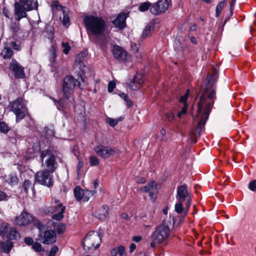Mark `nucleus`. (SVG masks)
Listing matches in <instances>:
<instances>
[{
  "label": "nucleus",
  "instance_id": "nucleus-1",
  "mask_svg": "<svg viewBox=\"0 0 256 256\" xmlns=\"http://www.w3.org/2000/svg\"><path fill=\"white\" fill-rule=\"evenodd\" d=\"M206 80L207 82L204 88H202L200 91L197 114L194 116V120H198V126L194 130V135L196 137L200 136L201 131L208 118L216 98V90L213 88L214 83V76H208Z\"/></svg>",
  "mask_w": 256,
  "mask_h": 256
},
{
  "label": "nucleus",
  "instance_id": "nucleus-20",
  "mask_svg": "<svg viewBox=\"0 0 256 256\" xmlns=\"http://www.w3.org/2000/svg\"><path fill=\"white\" fill-rule=\"evenodd\" d=\"M36 182L48 187H50L53 184L51 177H36Z\"/></svg>",
  "mask_w": 256,
  "mask_h": 256
},
{
  "label": "nucleus",
  "instance_id": "nucleus-37",
  "mask_svg": "<svg viewBox=\"0 0 256 256\" xmlns=\"http://www.w3.org/2000/svg\"><path fill=\"white\" fill-rule=\"evenodd\" d=\"M119 120H121L120 119H114L110 118H108L106 119V122L107 123L109 124L110 126L112 127H114L116 126Z\"/></svg>",
  "mask_w": 256,
  "mask_h": 256
},
{
  "label": "nucleus",
  "instance_id": "nucleus-31",
  "mask_svg": "<svg viewBox=\"0 0 256 256\" xmlns=\"http://www.w3.org/2000/svg\"><path fill=\"white\" fill-rule=\"evenodd\" d=\"M1 246L4 252L8 253L11 250L12 247V244L11 242H8L3 243Z\"/></svg>",
  "mask_w": 256,
  "mask_h": 256
},
{
  "label": "nucleus",
  "instance_id": "nucleus-43",
  "mask_svg": "<svg viewBox=\"0 0 256 256\" xmlns=\"http://www.w3.org/2000/svg\"><path fill=\"white\" fill-rule=\"evenodd\" d=\"M116 88V83L113 81L109 82L108 86V90L109 92H112Z\"/></svg>",
  "mask_w": 256,
  "mask_h": 256
},
{
  "label": "nucleus",
  "instance_id": "nucleus-54",
  "mask_svg": "<svg viewBox=\"0 0 256 256\" xmlns=\"http://www.w3.org/2000/svg\"><path fill=\"white\" fill-rule=\"evenodd\" d=\"M125 252V248L123 246H119L117 252L118 253L120 256H122L124 254Z\"/></svg>",
  "mask_w": 256,
  "mask_h": 256
},
{
  "label": "nucleus",
  "instance_id": "nucleus-46",
  "mask_svg": "<svg viewBox=\"0 0 256 256\" xmlns=\"http://www.w3.org/2000/svg\"><path fill=\"white\" fill-rule=\"evenodd\" d=\"M186 110H187V106H186V105L185 106L183 105V106L182 107L181 110L180 112H179L177 114L178 117L181 118L182 115L186 114Z\"/></svg>",
  "mask_w": 256,
  "mask_h": 256
},
{
  "label": "nucleus",
  "instance_id": "nucleus-21",
  "mask_svg": "<svg viewBox=\"0 0 256 256\" xmlns=\"http://www.w3.org/2000/svg\"><path fill=\"white\" fill-rule=\"evenodd\" d=\"M98 218L101 220H104L108 214V208L107 206H103L97 212Z\"/></svg>",
  "mask_w": 256,
  "mask_h": 256
},
{
  "label": "nucleus",
  "instance_id": "nucleus-12",
  "mask_svg": "<svg viewBox=\"0 0 256 256\" xmlns=\"http://www.w3.org/2000/svg\"><path fill=\"white\" fill-rule=\"evenodd\" d=\"M170 2L168 0H158L150 8V11L154 15H158L168 8Z\"/></svg>",
  "mask_w": 256,
  "mask_h": 256
},
{
  "label": "nucleus",
  "instance_id": "nucleus-14",
  "mask_svg": "<svg viewBox=\"0 0 256 256\" xmlns=\"http://www.w3.org/2000/svg\"><path fill=\"white\" fill-rule=\"evenodd\" d=\"M140 190L144 192H148L152 201L153 202L155 201L156 198L158 188L157 184L154 181H151L148 184L140 187Z\"/></svg>",
  "mask_w": 256,
  "mask_h": 256
},
{
  "label": "nucleus",
  "instance_id": "nucleus-42",
  "mask_svg": "<svg viewBox=\"0 0 256 256\" xmlns=\"http://www.w3.org/2000/svg\"><path fill=\"white\" fill-rule=\"evenodd\" d=\"M248 188L250 190L256 192V180H253L249 183Z\"/></svg>",
  "mask_w": 256,
  "mask_h": 256
},
{
  "label": "nucleus",
  "instance_id": "nucleus-41",
  "mask_svg": "<svg viewBox=\"0 0 256 256\" xmlns=\"http://www.w3.org/2000/svg\"><path fill=\"white\" fill-rule=\"evenodd\" d=\"M62 46L64 48L62 50L63 52L66 54H68L70 50V46L68 43L62 42Z\"/></svg>",
  "mask_w": 256,
  "mask_h": 256
},
{
  "label": "nucleus",
  "instance_id": "nucleus-63",
  "mask_svg": "<svg viewBox=\"0 0 256 256\" xmlns=\"http://www.w3.org/2000/svg\"><path fill=\"white\" fill-rule=\"evenodd\" d=\"M120 96L124 99V100L125 101L126 100H127L128 98V96L124 93L122 92L120 94Z\"/></svg>",
  "mask_w": 256,
  "mask_h": 256
},
{
  "label": "nucleus",
  "instance_id": "nucleus-45",
  "mask_svg": "<svg viewBox=\"0 0 256 256\" xmlns=\"http://www.w3.org/2000/svg\"><path fill=\"white\" fill-rule=\"evenodd\" d=\"M8 179L6 180L10 184H14L18 183L17 177H8Z\"/></svg>",
  "mask_w": 256,
  "mask_h": 256
},
{
  "label": "nucleus",
  "instance_id": "nucleus-48",
  "mask_svg": "<svg viewBox=\"0 0 256 256\" xmlns=\"http://www.w3.org/2000/svg\"><path fill=\"white\" fill-rule=\"evenodd\" d=\"M58 248L57 246H53L50 250L49 254L52 255V256H55L56 253L58 252Z\"/></svg>",
  "mask_w": 256,
  "mask_h": 256
},
{
  "label": "nucleus",
  "instance_id": "nucleus-57",
  "mask_svg": "<svg viewBox=\"0 0 256 256\" xmlns=\"http://www.w3.org/2000/svg\"><path fill=\"white\" fill-rule=\"evenodd\" d=\"M83 166L81 162H78L77 165L76 167V170L78 172V174L80 175L82 174L80 172V168H82Z\"/></svg>",
  "mask_w": 256,
  "mask_h": 256
},
{
  "label": "nucleus",
  "instance_id": "nucleus-28",
  "mask_svg": "<svg viewBox=\"0 0 256 256\" xmlns=\"http://www.w3.org/2000/svg\"><path fill=\"white\" fill-rule=\"evenodd\" d=\"M226 2V0H224L222 2H220L216 7V18H218L220 16V14L222 10L224 8L225 4Z\"/></svg>",
  "mask_w": 256,
  "mask_h": 256
},
{
  "label": "nucleus",
  "instance_id": "nucleus-5",
  "mask_svg": "<svg viewBox=\"0 0 256 256\" xmlns=\"http://www.w3.org/2000/svg\"><path fill=\"white\" fill-rule=\"evenodd\" d=\"M34 226L40 230L38 239V241L46 244H51L55 242L56 236L54 230H46L42 232L45 228V226L39 220L34 222Z\"/></svg>",
  "mask_w": 256,
  "mask_h": 256
},
{
  "label": "nucleus",
  "instance_id": "nucleus-49",
  "mask_svg": "<svg viewBox=\"0 0 256 256\" xmlns=\"http://www.w3.org/2000/svg\"><path fill=\"white\" fill-rule=\"evenodd\" d=\"M30 184H31L29 180H26L24 181V182L23 183V186L25 190V191L26 192H28V190L30 188Z\"/></svg>",
  "mask_w": 256,
  "mask_h": 256
},
{
  "label": "nucleus",
  "instance_id": "nucleus-33",
  "mask_svg": "<svg viewBox=\"0 0 256 256\" xmlns=\"http://www.w3.org/2000/svg\"><path fill=\"white\" fill-rule=\"evenodd\" d=\"M150 3L146 2L141 4L139 6L138 8L140 12H145L150 8Z\"/></svg>",
  "mask_w": 256,
  "mask_h": 256
},
{
  "label": "nucleus",
  "instance_id": "nucleus-47",
  "mask_svg": "<svg viewBox=\"0 0 256 256\" xmlns=\"http://www.w3.org/2000/svg\"><path fill=\"white\" fill-rule=\"evenodd\" d=\"M148 209L149 210V214H146V215H148L150 220H151L153 214L155 212L154 208L153 206H149Z\"/></svg>",
  "mask_w": 256,
  "mask_h": 256
},
{
  "label": "nucleus",
  "instance_id": "nucleus-40",
  "mask_svg": "<svg viewBox=\"0 0 256 256\" xmlns=\"http://www.w3.org/2000/svg\"><path fill=\"white\" fill-rule=\"evenodd\" d=\"M90 162L92 166H96L99 164V160L94 156H92L90 158Z\"/></svg>",
  "mask_w": 256,
  "mask_h": 256
},
{
  "label": "nucleus",
  "instance_id": "nucleus-51",
  "mask_svg": "<svg viewBox=\"0 0 256 256\" xmlns=\"http://www.w3.org/2000/svg\"><path fill=\"white\" fill-rule=\"evenodd\" d=\"M51 98L55 103V104L56 106L58 109L60 110H62V100L57 101L54 98Z\"/></svg>",
  "mask_w": 256,
  "mask_h": 256
},
{
  "label": "nucleus",
  "instance_id": "nucleus-9",
  "mask_svg": "<svg viewBox=\"0 0 256 256\" xmlns=\"http://www.w3.org/2000/svg\"><path fill=\"white\" fill-rule=\"evenodd\" d=\"M176 198L178 202L186 201L185 206L186 212L184 214V216H186L192 203V198L188 194L187 186L186 184L178 187Z\"/></svg>",
  "mask_w": 256,
  "mask_h": 256
},
{
  "label": "nucleus",
  "instance_id": "nucleus-8",
  "mask_svg": "<svg viewBox=\"0 0 256 256\" xmlns=\"http://www.w3.org/2000/svg\"><path fill=\"white\" fill-rule=\"evenodd\" d=\"M100 242L101 238L98 232H90L84 239L83 248L85 250H90L93 248L97 249L100 247Z\"/></svg>",
  "mask_w": 256,
  "mask_h": 256
},
{
  "label": "nucleus",
  "instance_id": "nucleus-64",
  "mask_svg": "<svg viewBox=\"0 0 256 256\" xmlns=\"http://www.w3.org/2000/svg\"><path fill=\"white\" fill-rule=\"evenodd\" d=\"M121 218L124 220H127L128 218V216L126 213H122L121 214Z\"/></svg>",
  "mask_w": 256,
  "mask_h": 256
},
{
  "label": "nucleus",
  "instance_id": "nucleus-18",
  "mask_svg": "<svg viewBox=\"0 0 256 256\" xmlns=\"http://www.w3.org/2000/svg\"><path fill=\"white\" fill-rule=\"evenodd\" d=\"M126 18L127 15L126 14L120 13L112 20V22L116 27L118 28L120 30H122L126 27Z\"/></svg>",
  "mask_w": 256,
  "mask_h": 256
},
{
  "label": "nucleus",
  "instance_id": "nucleus-17",
  "mask_svg": "<svg viewBox=\"0 0 256 256\" xmlns=\"http://www.w3.org/2000/svg\"><path fill=\"white\" fill-rule=\"evenodd\" d=\"M112 52L114 56L119 60H124L126 58V52L122 47L118 45L113 46Z\"/></svg>",
  "mask_w": 256,
  "mask_h": 256
},
{
  "label": "nucleus",
  "instance_id": "nucleus-26",
  "mask_svg": "<svg viewBox=\"0 0 256 256\" xmlns=\"http://www.w3.org/2000/svg\"><path fill=\"white\" fill-rule=\"evenodd\" d=\"M52 224L54 230L59 234H62L66 230V226L64 224L53 222Z\"/></svg>",
  "mask_w": 256,
  "mask_h": 256
},
{
  "label": "nucleus",
  "instance_id": "nucleus-35",
  "mask_svg": "<svg viewBox=\"0 0 256 256\" xmlns=\"http://www.w3.org/2000/svg\"><path fill=\"white\" fill-rule=\"evenodd\" d=\"M190 92V90H187L186 94L184 96H182L180 98V103L183 104L184 106H185V104H186V106H187L186 101H187V99L188 97Z\"/></svg>",
  "mask_w": 256,
  "mask_h": 256
},
{
  "label": "nucleus",
  "instance_id": "nucleus-32",
  "mask_svg": "<svg viewBox=\"0 0 256 256\" xmlns=\"http://www.w3.org/2000/svg\"><path fill=\"white\" fill-rule=\"evenodd\" d=\"M19 24L16 22L12 23L10 26V30L13 34L14 36H16L19 31Z\"/></svg>",
  "mask_w": 256,
  "mask_h": 256
},
{
  "label": "nucleus",
  "instance_id": "nucleus-7",
  "mask_svg": "<svg viewBox=\"0 0 256 256\" xmlns=\"http://www.w3.org/2000/svg\"><path fill=\"white\" fill-rule=\"evenodd\" d=\"M46 156L48 157V159L46 161V168L41 172H38L36 176H39V174L40 175V176H48L55 170L56 168L55 158L50 150H46L40 152V157L42 162L44 158Z\"/></svg>",
  "mask_w": 256,
  "mask_h": 256
},
{
  "label": "nucleus",
  "instance_id": "nucleus-24",
  "mask_svg": "<svg viewBox=\"0 0 256 256\" xmlns=\"http://www.w3.org/2000/svg\"><path fill=\"white\" fill-rule=\"evenodd\" d=\"M84 190H82L80 186H76L74 190V196L76 200L80 202L83 199V194Z\"/></svg>",
  "mask_w": 256,
  "mask_h": 256
},
{
  "label": "nucleus",
  "instance_id": "nucleus-52",
  "mask_svg": "<svg viewBox=\"0 0 256 256\" xmlns=\"http://www.w3.org/2000/svg\"><path fill=\"white\" fill-rule=\"evenodd\" d=\"M128 86L132 90H136L138 88V85L136 84L135 82H134V80H132V81L129 84Z\"/></svg>",
  "mask_w": 256,
  "mask_h": 256
},
{
  "label": "nucleus",
  "instance_id": "nucleus-30",
  "mask_svg": "<svg viewBox=\"0 0 256 256\" xmlns=\"http://www.w3.org/2000/svg\"><path fill=\"white\" fill-rule=\"evenodd\" d=\"M134 82H135L138 85V88H140L144 82V80L142 76L140 74H136L134 77Z\"/></svg>",
  "mask_w": 256,
  "mask_h": 256
},
{
  "label": "nucleus",
  "instance_id": "nucleus-10",
  "mask_svg": "<svg viewBox=\"0 0 256 256\" xmlns=\"http://www.w3.org/2000/svg\"><path fill=\"white\" fill-rule=\"evenodd\" d=\"M77 82V80L72 76H68L64 78L62 92L65 98H68L70 97Z\"/></svg>",
  "mask_w": 256,
  "mask_h": 256
},
{
  "label": "nucleus",
  "instance_id": "nucleus-15",
  "mask_svg": "<svg viewBox=\"0 0 256 256\" xmlns=\"http://www.w3.org/2000/svg\"><path fill=\"white\" fill-rule=\"evenodd\" d=\"M54 204H56V206H52V212H56L60 209V211L58 212L56 214H54L52 218L54 220H60L64 218V213L66 210V207L62 206V203L59 202V200H54Z\"/></svg>",
  "mask_w": 256,
  "mask_h": 256
},
{
  "label": "nucleus",
  "instance_id": "nucleus-39",
  "mask_svg": "<svg viewBox=\"0 0 256 256\" xmlns=\"http://www.w3.org/2000/svg\"><path fill=\"white\" fill-rule=\"evenodd\" d=\"M8 224L6 222H2L0 226V235L4 236L5 235L6 230L8 229Z\"/></svg>",
  "mask_w": 256,
  "mask_h": 256
},
{
  "label": "nucleus",
  "instance_id": "nucleus-50",
  "mask_svg": "<svg viewBox=\"0 0 256 256\" xmlns=\"http://www.w3.org/2000/svg\"><path fill=\"white\" fill-rule=\"evenodd\" d=\"M8 196L7 194L4 192L0 190V202L2 200H6Z\"/></svg>",
  "mask_w": 256,
  "mask_h": 256
},
{
  "label": "nucleus",
  "instance_id": "nucleus-13",
  "mask_svg": "<svg viewBox=\"0 0 256 256\" xmlns=\"http://www.w3.org/2000/svg\"><path fill=\"white\" fill-rule=\"evenodd\" d=\"M95 152L101 157L107 158L114 156L116 153V150L109 146H97L94 148Z\"/></svg>",
  "mask_w": 256,
  "mask_h": 256
},
{
  "label": "nucleus",
  "instance_id": "nucleus-25",
  "mask_svg": "<svg viewBox=\"0 0 256 256\" xmlns=\"http://www.w3.org/2000/svg\"><path fill=\"white\" fill-rule=\"evenodd\" d=\"M96 193V190H84V192L83 194V199L82 200L84 202L88 201L90 198L94 194Z\"/></svg>",
  "mask_w": 256,
  "mask_h": 256
},
{
  "label": "nucleus",
  "instance_id": "nucleus-2",
  "mask_svg": "<svg viewBox=\"0 0 256 256\" xmlns=\"http://www.w3.org/2000/svg\"><path fill=\"white\" fill-rule=\"evenodd\" d=\"M84 20L88 33L98 38L104 35L106 24L101 16L93 15L86 16Z\"/></svg>",
  "mask_w": 256,
  "mask_h": 256
},
{
  "label": "nucleus",
  "instance_id": "nucleus-55",
  "mask_svg": "<svg viewBox=\"0 0 256 256\" xmlns=\"http://www.w3.org/2000/svg\"><path fill=\"white\" fill-rule=\"evenodd\" d=\"M13 48L14 49L18 50L20 49V46L19 44H18L15 42H12L11 44Z\"/></svg>",
  "mask_w": 256,
  "mask_h": 256
},
{
  "label": "nucleus",
  "instance_id": "nucleus-36",
  "mask_svg": "<svg viewBox=\"0 0 256 256\" xmlns=\"http://www.w3.org/2000/svg\"><path fill=\"white\" fill-rule=\"evenodd\" d=\"M131 48L132 51V53L134 54V56L136 58H140V55L138 52V48L137 47V46L136 44H131Z\"/></svg>",
  "mask_w": 256,
  "mask_h": 256
},
{
  "label": "nucleus",
  "instance_id": "nucleus-27",
  "mask_svg": "<svg viewBox=\"0 0 256 256\" xmlns=\"http://www.w3.org/2000/svg\"><path fill=\"white\" fill-rule=\"evenodd\" d=\"M52 7L54 12L55 10H57L58 14H61V12H62V10L64 8H66L64 6H60L59 2L57 1H54L52 4Z\"/></svg>",
  "mask_w": 256,
  "mask_h": 256
},
{
  "label": "nucleus",
  "instance_id": "nucleus-6",
  "mask_svg": "<svg viewBox=\"0 0 256 256\" xmlns=\"http://www.w3.org/2000/svg\"><path fill=\"white\" fill-rule=\"evenodd\" d=\"M9 106L10 110L16 114L17 122L22 120L28 114L26 102L22 98H18L11 102Z\"/></svg>",
  "mask_w": 256,
  "mask_h": 256
},
{
  "label": "nucleus",
  "instance_id": "nucleus-11",
  "mask_svg": "<svg viewBox=\"0 0 256 256\" xmlns=\"http://www.w3.org/2000/svg\"><path fill=\"white\" fill-rule=\"evenodd\" d=\"M34 220V218L26 211L24 210L14 220V224L19 226H26L29 225L32 222L36 221Z\"/></svg>",
  "mask_w": 256,
  "mask_h": 256
},
{
  "label": "nucleus",
  "instance_id": "nucleus-58",
  "mask_svg": "<svg viewBox=\"0 0 256 256\" xmlns=\"http://www.w3.org/2000/svg\"><path fill=\"white\" fill-rule=\"evenodd\" d=\"M125 102L128 107L130 108L132 106L133 102L129 98H128L127 100H125Z\"/></svg>",
  "mask_w": 256,
  "mask_h": 256
},
{
  "label": "nucleus",
  "instance_id": "nucleus-44",
  "mask_svg": "<svg viewBox=\"0 0 256 256\" xmlns=\"http://www.w3.org/2000/svg\"><path fill=\"white\" fill-rule=\"evenodd\" d=\"M32 248L38 252H40L42 250V245L38 242L34 243L32 245Z\"/></svg>",
  "mask_w": 256,
  "mask_h": 256
},
{
  "label": "nucleus",
  "instance_id": "nucleus-4",
  "mask_svg": "<svg viewBox=\"0 0 256 256\" xmlns=\"http://www.w3.org/2000/svg\"><path fill=\"white\" fill-rule=\"evenodd\" d=\"M170 234V228L166 221L158 226L155 230L152 232L151 238L152 242H150V246L154 248L156 244H160L165 242Z\"/></svg>",
  "mask_w": 256,
  "mask_h": 256
},
{
  "label": "nucleus",
  "instance_id": "nucleus-29",
  "mask_svg": "<svg viewBox=\"0 0 256 256\" xmlns=\"http://www.w3.org/2000/svg\"><path fill=\"white\" fill-rule=\"evenodd\" d=\"M12 54V51L10 48L6 47L2 52V55L4 58H10Z\"/></svg>",
  "mask_w": 256,
  "mask_h": 256
},
{
  "label": "nucleus",
  "instance_id": "nucleus-61",
  "mask_svg": "<svg viewBox=\"0 0 256 256\" xmlns=\"http://www.w3.org/2000/svg\"><path fill=\"white\" fill-rule=\"evenodd\" d=\"M138 179L136 180V181L138 182V183H140V184H143L145 182H146V178L144 177H138Z\"/></svg>",
  "mask_w": 256,
  "mask_h": 256
},
{
  "label": "nucleus",
  "instance_id": "nucleus-34",
  "mask_svg": "<svg viewBox=\"0 0 256 256\" xmlns=\"http://www.w3.org/2000/svg\"><path fill=\"white\" fill-rule=\"evenodd\" d=\"M184 202H178L175 204V210L178 214H182L184 211V206L182 203Z\"/></svg>",
  "mask_w": 256,
  "mask_h": 256
},
{
  "label": "nucleus",
  "instance_id": "nucleus-16",
  "mask_svg": "<svg viewBox=\"0 0 256 256\" xmlns=\"http://www.w3.org/2000/svg\"><path fill=\"white\" fill-rule=\"evenodd\" d=\"M10 68L14 72L16 78H22L24 77L23 68L16 60H12L10 64Z\"/></svg>",
  "mask_w": 256,
  "mask_h": 256
},
{
  "label": "nucleus",
  "instance_id": "nucleus-38",
  "mask_svg": "<svg viewBox=\"0 0 256 256\" xmlns=\"http://www.w3.org/2000/svg\"><path fill=\"white\" fill-rule=\"evenodd\" d=\"M56 50L54 48H52L50 50V60L52 63L56 62Z\"/></svg>",
  "mask_w": 256,
  "mask_h": 256
},
{
  "label": "nucleus",
  "instance_id": "nucleus-53",
  "mask_svg": "<svg viewBox=\"0 0 256 256\" xmlns=\"http://www.w3.org/2000/svg\"><path fill=\"white\" fill-rule=\"evenodd\" d=\"M166 119L169 122H172V120H173L174 119V114L171 113V112H168V113L166 114Z\"/></svg>",
  "mask_w": 256,
  "mask_h": 256
},
{
  "label": "nucleus",
  "instance_id": "nucleus-23",
  "mask_svg": "<svg viewBox=\"0 0 256 256\" xmlns=\"http://www.w3.org/2000/svg\"><path fill=\"white\" fill-rule=\"evenodd\" d=\"M62 24L64 26L68 27L70 24V18L68 16V10L67 8H64L62 12Z\"/></svg>",
  "mask_w": 256,
  "mask_h": 256
},
{
  "label": "nucleus",
  "instance_id": "nucleus-62",
  "mask_svg": "<svg viewBox=\"0 0 256 256\" xmlns=\"http://www.w3.org/2000/svg\"><path fill=\"white\" fill-rule=\"evenodd\" d=\"M236 0H232L230 4V10L231 12L234 10V6L235 5V2Z\"/></svg>",
  "mask_w": 256,
  "mask_h": 256
},
{
  "label": "nucleus",
  "instance_id": "nucleus-59",
  "mask_svg": "<svg viewBox=\"0 0 256 256\" xmlns=\"http://www.w3.org/2000/svg\"><path fill=\"white\" fill-rule=\"evenodd\" d=\"M142 238L140 236H134L132 237V240L138 242L142 240Z\"/></svg>",
  "mask_w": 256,
  "mask_h": 256
},
{
  "label": "nucleus",
  "instance_id": "nucleus-19",
  "mask_svg": "<svg viewBox=\"0 0 256 256\" xmlns=\"http://www.w3.org/2000/svg\"><path fill=\"white\" fill-rule=\"evenodd\" d=\"M5 234H6V236L8 239L12 240H17L20 238L18 232L15 228L12 227L8 228V226Z\"/></svg>",
  "mask_w": 256,
  "mask_h": 256
},
{
  "label": "nucleus",
  "instance_id": "nucleus-3",
  "mask_svg": "<svg viewBox=\"0 0 256 256\" xmlns=\"http://www.w3.org/2000/svg\"><path fill=\"white\" fill-rule=\"evenodd\" d=\"M38 8L37 0H19L14 4V14L15 19L20 20L27 16V12L36 9Z\"/></svg>",
  "mask_w": 256,
  "mask_h": 256
},
{
  "label": "nucleus",
  "instance_id": "nucleus-60",
  "mask_svg": "<svg viewBox=\"0 0 256 256\" xmlns=\"http://www.w3.org/2000/svg\"><path fill=\"white\" fill-rule=\"evenodd\" d=\"M136 248V246L134 244H131L130 246V252H132Z\"/></svg>",
  "mask_w": 256,
  "mask_h": 256
},
{
  "label": "nucleus",
  "instance_id": "nucleus-22",
  "mask_svg": "<svg viewBox=\"0 0 256 256\" xmlns=\"http://www.w3.org/2000/svg\"><path fill=\"white\" fill-rule=\"evenodd\" d=\"M154 30V24L152 22H149L145 27L142 34L143 38L149 36Z\"/></svg>",
  "mask_w": 256,
  "mask_h": 256
},
{
  "label": "nucleus",
  "instance_id": "nucleus-56",
  "mask_svg": "<svg viewBox=\"0 0 256 256\" xmlns=\"http://www.w3.org/2000/svg\"><path fill=\"white\" fill-rule=\"evenodd\" d=\"M24 242L28 245H30L33 243L34 240L32 238L27 237L24 239Z\"/></svg>",
  "mask_w": 256,
  "mask_h": 256
}]
</instances>
